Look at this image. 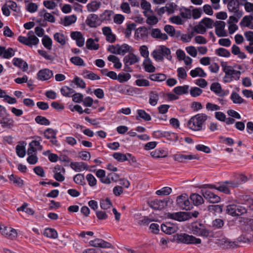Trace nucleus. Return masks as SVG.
<instances>
[{
    "mask_svg": "<svg viewBox=\"0 0 253 253\" xmlns=\"http://www.w3.org/2000/svg\"><path fill=\"white\" fill-rule=\"evenodd\" d=\"M208 119L206 114H198L192 117L189 120L188 127L194 131H200L203 129V125Z\"/></svg>",
    "mask_w": 253,
    "mask_h": 253,
    "instance_id": "1",
    "label": "nucleus"
},
{
    "mask_svg": "<svg viewBox=\"0 0 253 253\" xmlns=\"http://www.w3.org/2000/svg\"><path fill=\"white\" fill-rule=\"evenodd\" d=\"M173 241L177 243L185 244H200L201 240L186 233H177L173 236Z\"/></svg>",
    "mask_w": 253,
    "mask_h": 253,
    "instance_id": "2",
    "label": "nucleus"
},
{
    "mask_svg": "<svg viewBox=\"0 0 253 253\" xmlns=\"http://www.w3.org/2000/svg\"><path fill=\"white\" fill-rule=\"evenodd\" d=\"M214 25V21L212 19L205 17L194 27V30L197 33L204 34L206 33L207 29L212 28Z\"/></svg>",
    "mask_w": 253,
    "mask_h": 253,
    "instance_id": "3",
    "label": "nucleus"
},
{
    "mask_svg": "<svg viewBox=\"0 0 253 253\" xmlns=\"http://www.w3.org/2000/svg\"><path fill=\"white\" fill-rule=\"evenodd\" d=\"M223 211L226 214L232 216H240L247 212V210L245 207L234 204L227 205Z\"/></svg>",
    "mask_w": 253,
    "mask_h": 253,
    "instance_id": "4",
    "label": "nucleus"
},
{
    "mask_svg": "<svg viewBox=\"0 0 253 253\" xmlns=\"http://www.w3.org/2000/svg\"><path fill=\"white\" fill-rule=\"evenodd\" d=\"M191 230L192 233L197 236L208 237L210 236L211 232L205 225L199 222H194L191 224Z\"/></svg>",
    "mask_w": 253,
    "mask_h": 253,
    "instance_id": "5",
    "label": "nucleus"
},
{
    "mask_svg": "<svg viewBox=\"0 0 253 253\" xmlns=\"http://www.w3.org/2000/svg\"><path fill=\"white\" fill-rule=\"evenodd\" d=\"M28 37L20 36L18 38V41L30 47H32L33 45H36L39 42V39L34 35V32L32 31H30L28 33Z\"/></svg>",
    "mask_w": 253,
    "mask_h": 253,
    "instance_id": "6",
    "label": "nucleus"
},
{
    "mask_svg": "<svg viewBox=\"0 0 253 253\" xmlns=\"http://www.w3.org/2000/svg\"><path fill=\"white\" fill-rule=\"evenodd\" d=\"M231 66H226L224 68L223 71L225 73V78H228V80H225V82H229L232 80V78L236 80L240 79L241 72L231 69Z\"/></svg>",
    "mask_w": 253,
    "mask_h": 253,
    "instance_id": "7",
    "label": "nucleus"
},
{
    "mask_svg": "<svg viewBox=\"0 0 253 253\" xmlns=\"http://www.w3.org/2000/svg\"><path fill=\"white\" fill-rule=\"evenodd\" d=\"M176 204L180 208L186 211L190 210L192 208L186 194L178 196L176 199Z\"/></svg>",
    "mask_w": 253,
    "mask_h": 253,
    "instance_id": "8",
    "label": "nucleus"
},
{
    "mask_svg": "<svg viewBox=\"0 0 253 253\" xmlns=\"http://www.w3.org/2000/svg\"><path fill=\"white\" fill-rule=\"evenodd\" d=\"M161 230L167 234L170 235L178 231L179 228L176 223L166 222L161 224Z\"/></svg>",
    "mask_w": 253,
    "mask_h": 253,
    "instance_id": "9",
    "label": "nucleus"
},
{
    "mask_svg": "<svg viewBox=\"0 0 253 253\" xmlns=\"http://www.w3.org/2000/svg\"><path fill=\"white\" fill-rule=\"evenodd\" d=\"M201 193L211 203H218L220 201V197L210 190H202Z\"/></svg>",
    "mask_w": 253,
    "mask_h": 253,
    "instance_id": "10",
    "label": "nucleus"
},
{
    "mask_svg": "<svg viewBox=\"0 0 253 253\" xmlns=\"http://www.w3.org/2000/svg\"><path fill=\"white\" fill-rule=\"evenodd\" d=\"M86 24L90 28H97L101 25V21L97 14H89L85 20Z\"/></svg>",
    "mask_w": 253,
    "mask_h": 253,
    "instance_id": "11",
    "label": "nucleus"
},
{
    "mask_svg": "<svg viewBox=\"0 0 253 253\" xmlns=\"http://www.w3.org/2000/svg\"><path fill=\"white\" fill-rule=\"evenodd\" d=\"M168 201L167 200L155 199L149 202V206L154 210H161L168 206Z\"/></svg>",
    "mask_w": 253,
    "mask_h": 253,
    "instance_id": "12",
    "label": "nucleus"
},
{
    "mask_svg": "<svg viewBox=\"0 0 253 253\" xmlns=\"http://www.w3.org/2000/svg\"><path fill=\"white\" fill-rule=\"evenodd\" d=\"M215 26V34L218 37H226L227 33L224 31L225 23L222 21H216L214 23Z\"/></svg>",
    "mask_w": 253,
    "mask_h": 253,
    "instance_id": "13",
    "label": "nucleus"
},
{
    "mask_svg": "<svg viewBox=\"0 0 253 253\" xmlns=\"http://www.w3.org/2000/svg\"><path fill=\"white\" fill-rule=\"evenodd\" d=\"M0 231L1 233L8 238L13 239L17 236V233L15 229L11 227L3 226L0 227Z\"/></svg>",
    "mask_w": 253,
    "mask_h": 253,
    "instance_id": "14",
    "label": "nucleus"
},
{
    "mask_svg": "<svg viewBox=\"0 0 253 253\" xmlns=\"http://www.w3.org/2000/svg\"><path fill=\"white\" fill-rule=\"evenodd\" d=\"M89 244L92 247L102 248H109L112 246L110 243L98 238L90 241Z\"/></svg>",
    "mask_w": 253,
    "mask_h": 253,
    "instance_id": "15",
    "label": "nucleus"
},
{
    "mask_svg": "<svg viewBox=\"0 0 253 253\" xmlns=\"http://www.w3.org/2000/svg\"><path fill=\"white\" fill-rule=\"evenodd\" d=\"M38 79L42 81L47 80L53 76L52 71L48 69L41 70L37 74Z\"/></svg>",
    "mask_w": 253,
    "mask_h": 253,
    "instance_id": "16",
    "label": "nucleus"
},
{
    "mask_svg": "<svg viewBox=\"0 0 253 253\" xmlns=\"http://www.w3.org/2000/svg\"><path fill=\"white\" fill-rule=\"evenodd\" d=\"M173 158L176 161H177L180 163H182L186 160H198L199 157H198L196 155L177 154L173 155Z\"/></svg>",
    "mask_w": 253,
    "mask_h": 253,
    "instance_id": "17",
    "label": "nucleus"
},
{
    "mask_svg": "<svg viewBox=\"0 0 253 253\" xmlns=\"http://www.w3.org/2000/svg\"><path fill=\"white\" fill-rule=\"evenodd\" d=\"M240 3L238 0H230L227 4V8L229 12L236 13L243 12L239 10Z\"/></svg>",
    "mask_w": 253,
    "mask_h": 253,
    "instance_id": "18",
    "label": "nucleus"
},
{
    "mask_svg": "<svg viewBox=\"0 0 253 253\" xmlns=\"http://www.w3.org/2000/svg\"><path fill=\"white\" fill-rule=\"evenodd\" d=\"M12 63L15 66L21 69L23 71H26L28 69V64L21 58H14L13 59Z\"/></svg>",
    "mask_w": 253,
    "mask_h": 253,
    "instance_id": "19",
    "label": "nucleus"
},
{
    "mask_svg": "<svg viewBox=\"0 0 253 253\" xmlns=\"http://www.w3.org/2000/svg\"><path fill=\"white\" fill-rule=\"evenodd\" d=\"M71 168L76 171H81L82 169L87 170L88 167L87 165L84 162H71L70 164Z\"/></svg>",
    "mask_w": 253,
    "mask_h": 253,
    "instance_id": "20",
    "label": "nucleus"
},
{
    "mask_svg": "<svg viewBox=\"0 0 253 253\" xmlns=\"http://www.w3.org/2000/svg\"><path fill=\"white\" fill-rule=\"evenodd\" d=\"M114 14L113 11L111 10H105L100 15L99 18L101 21V24L104 21H111L113 16Z\"/></svg>",
    "mask_w": 253,
    "mask_h": 253,
    "instance_id": "21",
    "label": "nucleus"
},
{
    "mask_svg": "<svg viewBox=\"0 0 253 253\" xmlns=\"http://www.w3.org/2000/svg\"><path fill=\"white\" fill-rule=\"evenodd\" d=\"M146 72L149 73H153L156 70V68L152 65V61L149 58L145 59L143 63Z\"/></svg>",
    "mask_w": 253,
    "mask_h": 253,
    "instance_id": "22",
    "label": "nucleus"
},
{
    "mask_svg": "<svg viewBox=\"0 0 253 253\" xmlns=\"http://www.w3.org/2000/svg\"><path fill=\"white\" fill-rule=\"evenodd\" d=\"M137 116H136V119L139 120L140 119H142L145 121H149L151 120L150 115L146 113L145 110L142 109H138L137 111Z\"/></svg>",
    "mask_w": 253,
    "mask_h": 253,
    "instance_id": "23",
    "label": "nucleus"
},
{
    "mask_svg": "<svg viewBox=\"0 0 253 253\" xmlns=\"http://www.w3.org/2000/svg\"><path fill=\"white\" fill-rule=\"evenodd\" d=\"M0 124L3 128H11L14 126V121L10 118H3L0 121Z\"/></svg>",
    "mask_w": 253,
    "mask_h": 253,
    "instance_id": "24",
    "label": "nucleus"
},
{
    "mask_svg": "<svg viewBox=\"0 0 253 253\" xmlns=\"http://www.w3.org/2000/svg\"><path fill=\"white\" fill-rule=\"evenodd\" d=\"M190 198L194 205L196 206L201 205L204 202L203 197L198 194L193 193L190 195Z\"/></svg>",
    "mask_w": 253,
    "mask_h": 253,
    "instance_id": "25",
    "label": "nucleus"
},
{
    "mask_svg": "<svg viewBox=\"0 0 253 253\" xmlns=\"http://www.w3.org/2000/svg\"><path fill=\"white\" fill-rule=\"evenodd\" d=\"M189 86L184 85L183 86H177L173 89V92L177 95H180L186 94L188 92Z\"/></svg>",
    "mask_w": 253,
    "mask_h": 253,
    "instance_id": "26",
    "label": "nucleus"
},
{
    "mask_svg": "<svg viewBox=\"0 0 253 253\" xmlns=\"http://www.w3.org/2000/svg\"><path fill=\"white\" fill-rule=\"evenodd\" d=\"M149 103L152 106H155L159 100V94L155 91H151L149 93Z\"/></svg>",
    "mask_w": 253,
    "mask_h": 253,
    "instance_id": "27",
    "label": "nucleus"
},
{
    "mask_svg": "<svg viewBox=\"0 0 253 253\" xmlns=\"http://www.w3.org/2000/svg\"><path fill=\"white\" fill-rule=\"evenodd\" d=\"M124 61H126V63H128L129 65H131L137 63L139 61V58L133 53H131L125 56L124 58Z\"/></svg>",
    "mask_w": 253,
    "mask_h": 253,
    "instance_id": "28",
    "label": "nucleus"
},
{
    "mask_svg": "<svg viewBox=\"0 0 253 253\" xmlns=\"http://www.w3.org/2000/svg\"><path fill=\"white\" fill-rule=\"evenodd\" d=\"M149 78L153 81L163 82L166 80L167 76L163 73H157L150 75Z\"/></svg>",
    "mask_w": 253,
    "mask_h": 253,
    "instance_id": "29",
    "label": "nucleus"
},
{
    "mask_svg": "<svg viewBox=\"0 0 253 253\" xmlns=\"http://www.w3.org/2000/svg\"><path fill=\"white\" fill-rule=\"evenodd\" d=\"M43 235L50 238L56 239L58 237L57 231L53 228H47L43 232Z\"/></svg>",
    "mask_w": 253,
    "mask_h": 253,
    "instance_id": "30",
    "label": "nucleus"
},
{
    "mask_svg": "<svg viewBox=\"0 0 253 253\" xmlns=\"http://www.w3.org/2000/svg\"><path fill=\"white\" fill-rule=\"evenodd\" d=\"M159 51L162 52L163 57L166 56L169 60H171L172 56H171V51L169 48L165 45H161L159 49Z\"/></svg>",
    "mask_w": 253,
    "mask_h": 253,
    "instance_id": "31",
    "label": "nucleus"
},
{
    "mask_svg": "<svg viewBox=\"0 0 253 253\" xmlns=\"http://www.w3.org/2000/svg\"><path fill=\"white\" fill-rule=\"evenodd\" d=\"M101 5V2L97 1H93L88 3L86 7L89 12H94L97 10Z\"/></svg>",
    "mask_w": 253,
    "mask_h": 253,
    "instance_id": "32",
    "label": "nucleus"
},
{
    "mask_svg": "<svg viewBox=\"0 0 253 253\" xmlns=\"http://www.w3.org/2000/svg\"><path fill=\"white\" fill-rule=\"evenodd\" d=\"M163 136L166 137L168 140L170 141L176 142L178 140L177 134L174 132L164 131L163 133Z\"/></svg>",
    "mask_w": 253,
    "mask_h": 253,
    "instance_id": "33",
    "label": "nucleus"
},
{
    "mask_svg": "<svg viewBox=\"0 0 253 253\" xmlns=\"http://www.w3.org/2000/svg\"><path fill=\"white\" fill-rule=\"evenodd\" d=\"M77 20V17L75 15L70 16H66L64 17V20L62 22L65 26H68L73 23H74Z\"/></svg>",
    "mask_w": 253,
    "mask_h": 253,
    "instance_id": "34",
    "label": "nucleus"
},
{
    "mask_svg": "<svg viewBox=\"0 0 253 253\" xmlns=\"http://www.w3.org/2000/svg\"><path fill=\"white\" fill-rule=\"evenodd\" d=\"M86 47L89 50H97L99 47V44L95 43L94 41L92 38H89L86 42Z\"/></svg>",
    "mask_w": 253,
    "mask_h": 253,
    "instance_id": "35",
    "label": "nucleus"
},
{
    "mask_svg": "<svg viewBox=\"0 0 253 253\" xmlns=\"http://www.w3.org/2000/svg\"><path fill=\"white\" fill-rule=\"evenodd\" d=\"M252 20H253V17L252 15L245 16L243 18L240 25L241 27H249Z\"/></svg>",
    "mask_w": 253,
    "mask_h": 253,
    "instance_id": "36",
    "label": "nucleus"
},
{
    "mask_svg": "<svg viewBox=\"0 0 253 253\" xmlns=\"http://www.w3.org/2000/svg\"><path fill=\"white\" fill-rule=\"evenodd\" d=\"M180 14L184 19H190L192 16L191 10L188 8L182 7L180 8Z\"/></svg>",
    "mask_w": 253,
    "mask_h": 253,
    "instance_id": "37",
    "label": "nucleus"
},
{
    "mask_svg": "<svg viewBox=\"0 0 253 253\" xmlns=\"http://www.w3.org/2000/svg\"><path fill=\"white\" fill-rule=\"evenodd\" d=\"M223 206L218 205H211L208 207V209L210 212L220 213L223 211Z\"/></svg>",
    "mask_w": 253,
    "mask_h": 253,
    "instance_id": "38",
    "label": "nucleus"
},
{
    "mask_svg": "<svg viewBox=\"0 0 253 253\" xmlns=\"http://www.w3.org/2000/svg\"><path fill=\"white\" fill-rule=\"evenodd\" d=\"M52 40L47 35H44L42 39L43 45L47 49L50 50L52 47Z\"/></svg>",
    "mask_w": 253,
    "mask_h": 253,
    "instance_id": "39",
    "label": "nucleus"
},
{
    "mask_svg": "<svg viewBox=\"0 0 253 253\" xmlns=\"http://www.w3.org/2000/svg\"><path fill=\"white\" fill-rule=\"evenodd\" d=\"M215 52L216 55L224 57H229L231 55L229 50L222 47L216 49Z\"/></svg>",
    "mask_w": 253,
    "mask_h": 253,
    "instance_id": "40",
    "label": "nucleus"
},
{
    "mask_svg": "<svg viewBox=\"0 0 253 253\" xmlns=\"http://www.w3.org/2000/svg\"><path fill=\"white\" fill-rule=\"evenodd\" d=\"M188 214L186 212H175V220L178 221H184L188 220Z\"/></svg>",
    "mask_w": 253,
    "mask_h": 253,
    "instance_id": "41",
    "label": "nucleus"
},
{
    "mask_svg": "<svg viewBox=\"0 0 253 253\" xmlns=\"http://www.w3.org/2000/svg\"><path fill=\"white\" fill-rule=\"evenodd\" d=\"M243 14V12H238L234 13L233 15L230 16L228 20V23L231 24L232 23H237L240 18H241Z\"/></svg>",
    "mask_w": 253,
    "mask_h": 253,
    "instance_id": "42",
    "label": "nucleus"
},
{
    "mask_svg": "<svg viewBox=\"0 0 253 253\" xmlns=\"http://www.w3.org/2000/svg\"><path fill=\"white\" fill-rule=\"evenodd\" d=\"M113 156L119 162H123L128 160L127 153L124 154L120 152H116L113 154Z\"/></svg>",
    "mask_w": 253,
    "mask_h": 253,
    "instance_id": "43",
    "label": "nucleus"
},
{
    "mask_svg": "<svg viewBox=\"0 0 253 253\" xmlns=\"http://www.w3.org/2000/svg\"><path fill=\"white\" fill-rule=\"evenodd\" d=\"M74 181L78 184L84 185L85 184L84 176V174L78 173L74 176L73 178Z\"/></svg>",
    "mask_w": 253,
    "mask_h": 253,
    "instance_id": "44",
    "label": "nucleus"
},
{
    "mask_svg": "<svg viewBox=\"0 0 253 253\" xmlns=\"http://www.w3.org/2000/svg\"><path fill=\"white\" fill-rule=\"evenodd\" d=\"M71 62L75 65L79 66H84L85 64L83 59L79 56H74L70 59Z\"/></svg>",
    "mask_w": 253,
    "mask_h": 253,
    "instance_id": "45",
    "label": "nucleus"
},
{
    "mask_svg": "<svg viewBox=\"0 0 253 253\" xmlns=\"http://www.w3.org/2000/svg\"><path fill=\"white\" fill-rule=\"evenodd\" d=\"M230 98L234 103L241 104L245 102V101L237 93L235 92L231 94Z\"/></svg>",
    "mask_w": 253,
    "mask_h": 253,
    "instance_id": "46",
    "label": "nucleus"
},
{
    "mask_svg": "<svg viewBox=\"0 0 253 253\" xmlns=\"http://www.w3.org/2000/svg\"><path fill=\"white\" fill-rule=\"evenodd\" d=\"M210 89L212 91L218 95L222 92L221 86L218 83H213L211 85Z\"/></svg>",
    "mask_w": 253,
    "mask_h": 253,
    "instance_id": "47",
    "label": "nucleus"
},
{
    "mask_svg": "<svg viewBox=\"0 0 253 253\" xmlns=\"http://www.w3.org/2000/svg\"><path fill=\"white\" fill-rule=\"evenodd\" d=\"M54 39L57 42L60 43L62 45H64L66 44L65 36L63 34L60 33H56L54 35Z\"/></svg>",
    "mask_w": 253,
    "mask_h": 253,
    "instance_id": "48",
    "label": "nucleus"
},
{
    "mask_svg": "<svg viewBox=\"0 0 253 253\" xmlns=\"http://www.w3.org/2000/svg\"><path fill=\"white\" fill-rule=\"evenodd\" d=\"M61 94L66 97H70L73 93H75V91L68 86H65L61 88Z\"/></svg>",
    "mask_w": 253,
    "mask_h": 253,
    "instance_id": "49",
    "label": "nucleus"
},
{
    "mask_svg": "<svg viewBox=\"0 0 253 253\" xmlns=\"http://www.w3.org/2000/svg\"><path fill=\"white\" fill-rule=\"evenodd\" d=\"M130 46L126 43H124L121 47L117 48V54L125 55L126 52H128Z\"/></svg>",
    "mask_w": 253,
    "mask_h": 253,
    "instance_id": "50",
    "label": "nucleus"
},
{
    "mask_svg": "<svg viewBox=\"0 0 253 253\" xmlns=\"http://www.w3.org/2000/svg\"><path fill=\"white\" fill-rule=\"evenodd\" d=\"M100 207L103 210H107L112 206L110 200L107 198L104 200H101L100 202Z\"/></svg>",
    "mask_w": 253,
    "mask_h": 253,
    "instance_id": "51",
    "label": "nucleus"
},
{
    "mask_svg": "<svg viewBox=\"0 0 253 253\" xmlns=\"http://www.w3.org/2000/svg\"><path fill=\"white\" fill-rule=\"evenodd\" d=\"M131 78V75L129 73H124L121 72L118 75L117 80L120 83H124L127 81Z\"/></svg>",
    "mask_w": 253,
    "mask_h": 253,
    "instance_id": "52",
    "label": "nucleus"
},
{
    "mask_svg": "<svg viewBox=\"0 0 253 253\" xmlns=\"http://www.w3.org/2000/svg\"><path fill=\"white\" fill-rule=\"evenodd\" d=\"M56 131L52 128H48L44 132V136L46 139L56 138Z\"/></svg>",
    "mask_w": 253,
    "mask_h": 253,
    "instance_id": "53",
    "label": "nucleus"
},
{
    "mask_svg": "<svg viewBox=\"0 0 253 253\" xmlns=\"http://www.w3.org/2000/svg\"><path fill=\"white\" fill-rule=\"evenodd\" d=\"M35 121L37 123L42 125L48 126L50 124V121L45 117L42 116H38L35 118Z\"/></svg>",
    "mask_w": 253,
    "mask_h": 253,
    "instance_id": "54",
    "label": "nucleus"
},
{
    "mask_svg": "<svg viewBox=\"0 0 253 253\" xmlns=\"http://www.w3.org/2000/svg\"><path fill=\"white\" fill-rule=\"evenodd\" d=\"M10 181H13L14 184H16L18 186L22 187L23 185V180L19 177L11 174L9 176Z\"/></svg>",
    "mask_w": 253,
    "mask_h": 253,
    "instance_id": "55",
    "label": "nucleus"
},
{
    "mask_svg": "<svg viewBox=\"0 0 253 253\" xmlns=\"http://www.w3.org/2000/svg\"><path fill=\"white\" fill-rule=\"evenodd\" d=\"M217 190L226 194H229L230 193V190L229 189V187L226 183H224V181L220 183L219 185L218 186V187L217 188Z\"/></svg>",
    "mask_w": 253,
    "mask_h": 253,
    "instance_id": "56",
    "label": "nucleus"
},
{
    "mask_svg": "<svg viewBox=\"0 0 253 253\" xmlns=\"http://www.w3.org/2000/svg\"><path fill=\"white\" fill-rule=\"evenodd\" d=\"M141 7L144 10H149V12L151 14H153L154 12L151 10V5L146 0H141Z\"/></svg>",
    "mask_w": 253,
    "mask_h": 253,
    "instance_id": "57",
    "label": "nucleus"
},
{
    "mask_svg": "<svg viewBox=\"0 0 253 253\" xmlns=\"http://www.w3.org/2000/svg\"><path fill=\"white\" fill-rule=\"evenodd\" d=\"M172 191L171 188L169 187H165L161 189L158 190L156 191V193L158 195H168Z\"/></svg>",
    "mask_w": 253,
    "mask_h": 253,
    "instance_id": "58",
    "label": "nucleus"
},
{
    "mask_svg": "<svg viewBox=\"0 0 253 253\" xmlns=\"http://www.w3.org/2000/svg\"><path fill=\"white\" fill-rule=\"evenodd\" d=\"M203 92L202 89L198 87H191L190 90V95L192 97H197L200 96Z\"/></svg>",
    "mask_w": 253,
    "mask_h": 253,
    "instance_id": "59",
    "label": "nucleus"
},
{
    "mask_svg": "<svg viewBox=\"0 0 253 253\" xmlns=\"http://www.w3.org/2000/svg\"><path fill=\"white\" fill-rule=\"evenodd\" d=\"M17 155L20 158H23L26 154L25 148L24 146L17 145L16 146Z\"/></svg>",
    "mask_w": 253,
    "mask_h": 253,
    "instance_id": "60",
    "label": "nucleus"
},
{
    "mask_svg": "<svg viewBox=\"0 0 253 253\" xmlns=\"http://www.w3.org/2000/svg\"><path fill=\"white\" fill-rule=\"evenodd\" d=\"M84 77L91 80H99L100 77L93 72L86 71L84 73Z\"/></svg>",
    "mask_w": 253,
    "mask_h": 253,
    "instance_id": "61",
    "label": "nucleus"
},
{
    "mask_svg": "<svg viewBox=\"0 0 253 253\" xmlns=\"http://www.w3.org/2000/svg\"><path fill=\"white\" fill-rule=\"evenodd\" d=\"M86 178L90 186L92 187L96 185L97 180L92 174H87Z\"/></svg>",
    "mask_w": 253,
    "mask_h": 253,
    "instance_id": "62",
    "label": "nucleus"
},
{
    "mask_svg": "<svg viewBox=\"0 0 253 253\" xmlns=\"http://www.w3.org/2000/svg\"><path fill=\"white\" fill-rule=\"evenodd\" d=\"M164 30L170 37L174 36L175 30L172 26L166 25L164 27Z\"/></svg>",
    "mask_w": 253,
    "mask_h": 253,
    "instance_id": "63",
    "label": "nucleus"
},
{
    "mask_svg": "<svg viewBox=\"0 0 253 253\" xmlns=\"http://www.w3.org/2000/svg\"><path fill=\"white\" fill-rule=\"evenodd\" d=\"M14 55V51L12 48L9 47L7 49H5L4 54L2 57L4 58L8 59Z\"/></svg>",
    "mask_w": 253,
    "mask_h": 253,
    "instance_id": "64",
    "label": "nucleus"
}]
</instances>
